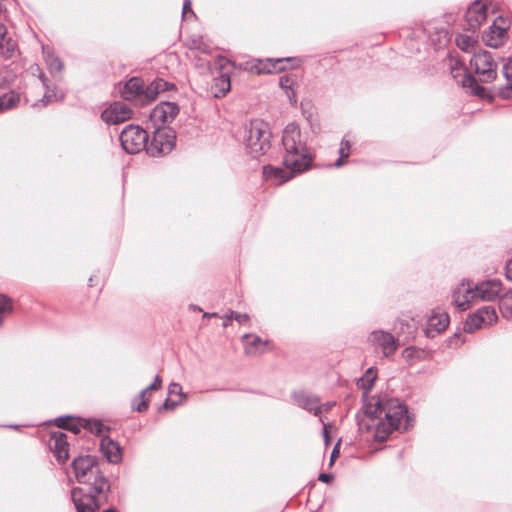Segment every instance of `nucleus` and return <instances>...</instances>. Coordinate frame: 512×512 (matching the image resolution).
<instances>
[{
  "mask_svg": "<svg viewBox=\"0 0 512 512\" xmlns=\"http://www.w3.org/2000/svg\"><path fill=\"white\" fill-rule=\"evenodd\" d=\"M363 414L370 422L364 423V419L357 415L360 427L367 430L374 429V438L377 441H385L394 430L407 431L410 424L407 406L398 399H377L363 406Z\"/></svg>",
  "mask_w": 512,
  "mask_h": 512,
  "instance_id": "f257e3e1",
  "label": "nucleus"
},
{
  "mask_svg": "<svg viewBox=\"0 0 512 512\" xmlns=\"http://www.w3.org/2000/svg\"><path fill=\"white\" fill-rule=\"evenodd\" d=\"M282 162L292 172L307 171L313 161L306 142L302 139L299 126L289 123L282 134Z\"/></svg>",
  "mask_w": 512,
  "mask_h": 512,
  "instance_id": "f03ea898",
  "label": "nucleus"
},
{
  "mask_svg": "<svg viewBox=\"0 0 512 512\" xmlns=\"http://www.w3.org/2000/svg\"><path fill=\"white\" fill-rule=\"evenodd\" d=\"M71 465L79 483H88L91 477H94V481L89 483L87 488H73L71 499L73 500V491L80 489L84 494L92 495L94 500L99 503L100 508L110 486L108 480L98 470H94L96 458L91 455H80L72 461Z\"/></svg>",
  "mask_w": 512,
  "mask_h": 512,
  "instance_id": "7ed1b4c3",
  "label": "nucleus"
},
{
  "mask_svg": "<svg viewBox=\"0 0 512 512\" xmlns=\"http://www.w3.org/2000/svg\"><path fill=\"white\" fill-rule=\"evenodd\" d=\"M497 66L490 52L480 50L474 53L470 60V68L478 76V79L470 73H465L461 80L463 88L469 89L472 95L485 98L486 89L479 82L490 83L494 81L497 77Z\"/></svg>",
  "mask_w": 512,
  "mask_h": 512,
  "instance_id": "20e7f679",
  "label": "nucleus"
},
{
  "mask_svg": "<svg viewBox=\"0 0 512 512\" xmlns=\"http://www.w3.org/2000/svg\"><path fill=\"white\" fill-rule=\"evenodd\" d=\"M272 132L267 122L250 120L242 130L241 139L247 152L254 158L262 156L271 148Z\"/></svg>",
  "mask_w": 512,
  "mask_h": 512,
  "instance_id": "39448f33",
  "label": "nucleus"
},
{
  "mask_svg": "<svg viewBox=\"0 0 512 512\" xmlns=\"http://www.w3.org/2000/svg\"><path fill=\"white\" fill-rule=\"evenodd\" d=\"M148 133L140 126L129 124L120 134L122 148L129 154L146 150Z\"/></svg>",
  "mask_w": 512,
  "mask_h": 512,
  "instance_id": "423d86ee",
  "label": "nucleus"
},
{
  "mask_svg": "<svg viewBox=\"0 0 512 512\" xmlns=\"http://www.w3.org/2000/svg\"><path fill=\"white\" fill-rule=\"evenodd\" d=\"M176 135L170 128H157L150 142L147 141L146 152L152 157H159L172 151Z\"/></svg>",
  "mask_w": 512,
  "mask_h": 512,
  "instance_id": "0eeeda50",
  "label": "nucleus"
},
{
  "mask_svg": "<svg viewBox=\"0 0 512 512\" xmlns=\"http://www.w3.org/2000/svg\"><path fill=\"white\" fill-rule=\"evenodd\" d=\"M285 61H291V58H277L271 59L267 58L263 59H253L251 61H247L244 64H241V67L250 73L253 74H272L278 73L285 69L283 63Z\"/></svg>",
  "mask_w": 512,
  "mask_h": 512,
  "instance_id": "6e6552de",
  "label": "nucleus"
},
{
  "mask_svg": "<svg viewBox=\"0 0 512 512\" xmlns=\"http://www.w3.org/2000/svg\"><path fill=\"white\" fill-rule=\"evenodd\" d=\"M133 116L132 109L124 102L117 101L109 105L102 113L101 119L107 124H119Z\"/></svg>",
  "mask_w": 512,
  "mask_h": 512,
  "instance_id": "1a4fd4ad",
  "label": "nucleus"
},
{
  "mask_svg": "<svg viewBox=\"0 0 512 512\" xmlns=\"http://www.w3.org/2000/svg\"><path fill=\"white\" fill-rule=\"evenodd\" d=\"M369 339L374 346L381 349L385 357L393 355L399 346L398 339L383 330L373 331Z\"/></svg>",
  "mask_w": 512,
  "mask_h": 512,
  "instance_id": "9d476101",
  "label": "nucleus"
},
{
  "mask_svg": "<svg viewBox=\"0 0 512 512\" xmlns=\"http://www.w3.org/2000/svg\"><path fill=\"white\" fill-rule=\"evenodd\" d=\"M170 90H176L174 83L168 82L162 78H156L149 85H143V93L141 95L140 104H150L157 98L159 93Z\"/></svg>",
  "mask_w": 512,
  "mask_h": 512,
  "instance_id": "9b49d317",
  "label": "nucleus"
},
{
  "mask_svg": "<svg viewBox=\"0 0 512 512\" xmlns=\"http://www.w3.org/2000/svg\"><path fill=\"white\" fill-rule=\"evenodd\" d=\"M179 114V106L175 102H161L156 105L150 118L155 124H165L172 122Z\"/></svg>",
  "mask_w": 512,
  "mask_h": 512,
  "instance_id": "f8f14e48",
  "label": "nucleus"
},
{
  "mask_svg": "<svg viewBox=\"0 0 512 512\" xmlns=\"http://www.w3.org/2000/svg\"><path fill=\"white\" fill-rule=\"evenodd\" d=\"M49 447L60 464H64L69 458V444L67 435L57 431L51 434Z\"/></svg>",
  "mask_w": 512,
  "mask_h": 512,
  "instance_id": "ddd939ff",
  "label": "nucleus"
},
{
  "mask_svg": "<svg viewBox=\"0 0 512 512\" xmlns=\"http://www.w3.org/2000/svg\"><path fill=\"white\" fill-rule=\"evenodd\" d=\"M487 7L479 1L474 2L469 6L465 13V20L467 23V29L475 31L478 29L483 22L486 21Z\"/></svg>",
  "mask_w": 512,
  "mask_h": 512,
  "instance_id": "4468645a",
  "label": "nucleus"
},
{
  "mask_svg": "<svg viewBox=\"0 0 512 512\" xmlns=\"http://www.w3.org/2000/svg\"><path fill=\"white\" fill-rule=\"evenodd\" d=\"M473 289L474 293L476 294V298L485 301H493L500 296L502 291V283L497 279L487 280L473 285Z\"/></svg>",
  "mask_w": 512,
  "mask_h": 512,
  "instance_id": "2eb2a0df",
  "label": "nucleus"
},
{
  "mask_svg": "<svg viewBox=\"0 0 512 512\" xmlns=\"http://www.w3.org/2000/svg\"><path fill=\"white\" fill-rule=\"evenodd\" d=\"M453 303L461 310L465 311L470 307V302L476 299L473 283L467 281L462 282L453 292Z\"/></svg>",
  "mask_w": 512,
  "mask_h": 512,
  "instance_id": "dca6fc26",
  "label": "nucleus"
},
{
  "mask_svg": "<svg viewBox=\"0 0 512 512\" xmlns=\"http://www.w3.org/2000/svg\"><path fill=\"white\" fill-rule=\"evenodd\" d=\"M94 500L92 495L84 494L80 489L73 491V504L76 512H97L99 503ZM104 512H117L115 509H107Z\"/></svg>",
  "mask_w": 512,
  "mask_h": 512,
  "instance_id": "f3484780",
  "label": "nucleus"
},
{
  "mask_svg": "<svg viewBox=\"0 0 512 512\" xmlns=\"http://www.w3.org/2000/svg\"><path fill=\"white\" fill-rule=\"evenodd\" d=\"M291 396L298 407L313 412L315 416L322 413L319 397L304 391H295Z\"/></svg>",
  "mask_w": 512,
  "mask_h": 512,
  "instance_id": "a211bd4d",
  "label": "nucleus"
},
{
  "mask_svg": "<svg viewBox=\"0 0 512 512\" xmlns=\"http://www.w3.org/2000/svg\"><path fill=\"white\" fill-rule=\"evenodd\" d=\"M450 322V317L446 312H433L427 322L426 335L428 337H434L435 334H439L444 331Z\"/></svg>",
  "mask_w": 512,
  "mask_h": 512,
  "instance_id": "6ab92c4d",
  "label": "nucleus"
},
{
  "mask_svg": "<svg viewBox=\"0 0 512 512\" xmlns=\"http://www.w3.org/2000/svg\"><path fill=\"white\" fill-rule=\"evenodd\" d=\"M144 81L140 77H131L121 89L123 99L128 101H139L143 93Z\"/></svg>",
  "mask_w": 512,
  "mask_h": 512,
  "instance_id": "aec40b11",
  "label": "nucleus"
},
{
  "mask_svg": "<svg viewBox=\"0 0 512 512\" xmlns=\"http://www.w3.org/2000/svg\"><path fill=\"white\" fill-rule=\"evenodd\" d=\"M100 449L110 463L117 464L122 458V449L118 442L105 436L100 441Z\"/></svg>",
  "mask_w": 512,
  "mask_h": 512,
  "instance_id": "412c9836",
  "label": "nucleus"
},
{
  "mask_svg": "<svg viewBox=\"0 0 512 512\" xmlns=\"http://www.w3.org/2000/svg\"><path fill=\"white\" fill-rule=\"evenodd\" d=\"M298 172H292L290 169H283L281 167H274L266 165L263 167V175L267 180L274 181L275 184L280 185L293 178Z\"/></svg>",
  "mask_w": 512,
  "mask_h": 512,
  "instance_id": "4be33fe9",
  "label": "nucleus"
},
{
  "mask_svg": "<svg viewBox=\"0 0 512 512\" xmlns=\"http://www.w3.org/2000/svg\"><path fill=\"white\" fill-rule=\"evenodd\" d=\"M231 90V81L228 73L222 72L219 76L214 77L211 85V93L214 98H223Z\"/></svg>",
  "mask_w": 512,
  "mask_h": 512,
  "instance_id": "5701e85b",
  "label": "nucleus"
},
{
  "mask_svg": "<svg viewBox=\"0 0 512 512\" xmlns=\"http://www.w3.org/2000/svg\"><path fill=\"white\" fill-rule=\"evenodd\" d=\"M506 34V28L496 26L494 22L489 30L483 35V41L487 46L492 48H498L503 43V38Z\"/></svg>",
  "mask_w": 512,
  "mask_h": 512,
  "instance_id": "b1692460",
  "label": "nucleus"
},
{
  "mask_svg": "<svg viewBox=\"0 0 512 512\" xmlns=\"http://www.w3.org/2000/svg\"><path fill=\"white\" fill-rule=\"evenodd\" d=\"M17 43L7 37L6 26L0 23V56L5 59L11 58L16 50Z\"/></svg>",
  "mask_w": 512,
  "mask_h": 512,
  "instance_id": "393cba45",
  "label": "nucleus"
},
{
  "mask_svg": "<svg viewBox=\"0 0 512 512\" xmlns=\"http://www.w3.org/2000/svg\"><path fill=\"white\" fill-rule=\"evenodd\" d=\"M502 74L506 84L499 87L498 94L503 99L512 98V58H509L502 67Z\"/></svg>",
  "mask_w": 512,
  "mask_h": 512,
  "instance_id": "a878e982",
  "label": "nucleus"
},
{
  "mask_svg": "<svg viewBox=\"0 0 512 512\" xmlns=\"http://www.w3.org/2000/svg\"><path fill=\"white\" fill-rule=\"evenodd\" d=\"M243 339H252L250 342H246V351L249 354H262L266 351V347L270 345L268 340H262L259 336L253 334H245Z\"/></svg>",
  "mask_w": 512,
  "mask_h": 512,
  "instance_id": "bb28decb",
  "label": "nucleus"
},
{
  "mask_svg": "<svg viewBox=\"0 0 512 512\" xmlns=\"http://www.w3.org/2000/svg\"><path fill=\"white\" fill-rule=\"evenodd\" d=\"M403 357L406 359L407 362L410 364H413L418 361H422L427 358L428 353L421 349L414 346H410L404 349L402 353Z\"/></svg>",
  "mask_w": 512,
  "mask_h": 512,
  "instance_id": "cd10ccee",
  "label": "nucleus"
},
{
  "mask_svg": "<svg viewBox=\"0 0 512 512\" xmlns=\"http://www.w3.org/2000/svg\"><path fill=\"white\" fill-rule=\"evenodd\" d=\"M499 310L504 318H512V290L500 297Z\"/></svg>",
  "mask_w": 512,
  "mask_h": 512,
  "instance_id": "c85d7f7f",
  "label": "nucleus"
},
{
  "mask_svg": "<svg viewBox=\"0 0 512 512\" xmlns=\"http://www.w3.org/2000/svg\"><path fill=\"white\" fill-rule=\"evenodd\" d=\"M376 378V370L373 367H370L366 370L365 374L359 379L358 385L363 390H365V392H368L373 388Z\"/></svg>",
  "mask_w": 512,
  "mask_h": 512,
  "instance_id": "c756f323",
  "label": "nucleus"
},
{
  "mask_svg": "<svg viewBox=\"0 0 512 512\" xmlns=\"http://www.w3.org/2000/svg\"><path fill=\"white\" fill-rule=\"evenodd\" d=\"M19 101H20L19 94L15 93L13 91H10V92L0 96V113L5 110L15 107Z\"/></svg>",
  "mask_w": 512,
  "mask_h": 512,
  "instance_id": "7c9ffc66",
  "label": "nucleus"
},
{
  "mask_svg": "<svg viewBox=\"0 0 512 512\" xmlns=\"http://www.w3.org/2000/svg\"><path fill=\"white\" fill-rule=\"evenodd\" d=\"M484 326H486V324H484L483 317L479 316L477 312H475L474 314L469 315V317L467 318L464 324V331L468 333H473L477 329L482 328Z\"/></svg>",
  "mask_w": 512,
  "mask_h": 512,
  "instance_id": "2f4dec72",
  "label": "nucleus"
},
{
  "mask_svg": "<svg viewBox=\"0 0 512 512\" xmlns=\"http://www.w3.org/2000/svg\"><path fill=\"white\" fill-rule=\"evenodd\" d=\"M476 312L479 316L483 317L484 324H486V326L492 325L498 319L496 310L491 305H485L479 308Z\"/></svg>",
  "mask_w": 512,
  "mask_h": 512,
  "instance_id": "473e14b6",
  "label": "nucleus"
},
{
  "mask_svg": "<svg viewBox=\"0 0 512 512\" xmlns=\"http://www.w3.org/2000/svg\"><path fill=\"white\" fill-rule=\"evenodd\" d=\"M188 47L191 50H197L204 54H209L211 52V47L209 44L205 43L202 37H191L188 39Z\"/></svg>",
  "mask_w": 512,
  "mask_h": 512,
  "instance_id": "72a5a7b5",
  "label": "nucleus"
},
{
  "mask_svg": "<svg viewBox=\"0 0 512 512\" xmlns=\"http://www.w3.org/2000/svg\"><path fill=\"white\" fill-rule=\"evenodd\" d=\"M475 43L476 41L469 35L460 34L456 37V45L465 52L470 51Z\"/></svg>",
  "mask_w": 512,
  "mask_h": 512,
  "instance_id": "f704fd0d",
  "label": "nucleus"
},
{
  "mask_svg": "<svg viewBox=\"0 0 512 512\" xmlns=\"http://www.w3.org/2000/svg\"><path fill=\"white\" fill-rule=\"evenodd\" d=\"M294 84V80L292 77L288 76V75H284L280 78V81H279V85L280 87L285 90L287 96L289 97V99L294 102H296V99H295V93L294 91L292 90V86Z\"/></svg>",
  "mask_w": 512,
  "mask_h": 512,
  "instance_id": "c9c22d12",
  "label": "nucleus"
},
{
  "mask_svg": "<svg viewBox=\"0 0 512 512\" xmlns=\"http://www.w3.org/2000/svg\"><path fill=\"white\" fill-rule=\"evenodd\" d=\"M149 407V398L142 393H139L138 396H136L132 400V409L137 412H145L148 410Z\"/></svg>",
  "mask_w": 512,
  "mask_h": 512,
  "instance_id": "e433bc0d",
  "label": "nucleus"
},
{
  "mask_svg": "<svg viewBox=\"0 0 512 512\" xmlns=\"http://www.w3.org/2000/svg\"><path fill=\"white\" fill-rule=\"evenodd\" d=\"M350 143L348 140H342L339 149V159L333 164L334 167H341L344 163V160L347 159L350 155Z\"/></svg>",
  "mask_w": 512,
  "mask_h": 512,
  "instance_id": "4c0bfd02",
  "label": "nucleus"
},
{
  "mask_svg": "<svg viewBox=\"0 0 512 512\" xmlns=\"http://www.w3.org/2000/svg\"><path fill=\"white\" fill-rule=\"evenodd\" d=\"M83 427L95 435H101L105 429V426L99 420H85Z\"/></svg>",
  "mask_w": 512,
  "mask_h": 512,
  "instance_id": "58836bf2",
  "label": "nucleus"
},
{
  "mask_svg": "<svg viewBox=\"0 0 512 512\" xmlns=\"http://www.w3.org/2000/svg\"><path fill=\"white\" fill-rule=\"evenodd\" d=\"M46 89L47 90H46L45 94L43 95L42 99L40 100V102L42 103L43 106H46L47 104L52 103L54 101L63 99V94L58 96L57 93L54 90L49 89L48 86L46 87Z\"/></svg>",
  "mask_w": 512,
  "mask_h": 512,
  "instance_id": "ea45409f",
  "label": "nucleus"
},
{
  "mask_svg": "<svg viewBox=\"0 0 512 512\" xmlns=\"http://www.w3.org/2000/svg\"><path fill=\"white\" fill-rule=\"evenodd\" d=\"M46 63L51 72H60L63 69L62 61L53 55H48Z\"/></svg>",
  "mask_w": 512,
  "mask_h": 512,
  "instance_id": "a19ab883",
  "label": "nucleus"
},
{
  "mask_svg": "<svg viewBox=\"0 0 512 512\" xmlns=\"http://www.w3.org/2000/svg\"><path fill=\"white\" fill-rule=\"evenodd\" d=\"M169 395H178L180 400L185 399V394L182 392V386L179 383H171L168 387Z\"/></svg>",
  "mask_w": 512,
  "mask_h": 512,
  "instance_id": "79ce46f5",
  "label": "nucleus"
},
{
  "mask_svg": "<svg viewBox=\"0 0 512 512\" xmlns=\"http://www.w3.org/2000/svg\"><path fill=\"white\" fill-rule=\"evenodd\" d=\"M72 421H73V418L70 416L59 417L55 420L57 426L59 428H63V429L70 428V422H72Z\"/></svg>",
  "mask_w": 512,
  "mask_h": 512,
  "instance_id": "37998d69",
  "label": "nucleus"
},
{
  "mask_svg": "<svg viewBox=\"0 0 512 512\" xmlns=\"http://www.w3.org/2000/svg\"><path fill=\"white\" fill-rule=\"evenodd\" d=\"M195 66L200 69L201 73H206L210 70V63L209 61L205 60V59H201L199 58L196 63H195Z\"/></svg>",
  "mask_w": 512,
  "mask_h": 512,
  "instance_id": "c03bdc74",
  "label": "nucleus"
},
{
  "mask_svg": "<svg viewBox=\"0 0 512 512\" xmlns=\"http://www.w3.org/2000/svg\"><path fill=\"white\" fill-rule=\"evenodd\" d=\"M233 320H236L240 324H245L249 321V316L245 313H238L232 311Z\"/></svg>",
  "mask_w": 512,
  "mask_h": 512,
  "instance_id": "a18cd8bd",
  "label": "nucleus"
},
{
  "mask_svg": "<svg viewBox=\"0 0 512 512\" xmlns=\"http://www.w3.org/2000/svg\"><path fill=\"white\" fill-rule=\"evenodd\" d=\"M183 400H171L170 398H167L164 403H163V408L164 409H174L176 408L180 403H182Z\"/></svg>",
  "mask_w": 512,
  "mask_h": 512,
  "instance_id": "49530a36",
  "label": "nucleus"
},
{
  "mask_svg": "<svg viewBox=\"0 0 512 512\" xmlns=\"http://www.w3.org/2000/svg\"><path fill=\"white\" fill-rule=\"evenodd\" d=\"M340 444L341 440H338L336 445L334 446L331 456H330V464H333L334 460L339 456L340 454Z\"/></svg>",
  "mask_w": 512,
  "mask_h": 512,
  "instance_id": "de8ad7c7",
  "label": "nucleus"
},
{
  "mask_svg": "<svg viewBox=\"0 0 512 512\" xmlns=\"http://www.w3.org/2000/svg\"><path fill=\"white\" fill-rule=\"evenodd\" d=\"M330 424L323 425V439L326 446L330 444V435H329Z\"/></svg>",
  "mask_w": 512,
  "mask_h": 512,
  "instance_id": "09e8293b",
  "label": "nucleus"
},
{
  "mask_svg": "<svg viewBox=\"0 0 512 512\" xmlns=\"http://www.w3.org/2000/svg\"><path fill=\"white\" fill-rule=\"evenodd\" d=\"M188 12H190L191 14L194 15V12L191 9V1L190 0H184L182 15L185 16Z\"/></svg>",
  "mask_w": 512,
  "mask_h": 512,
  "instance_id": "8fccbe9b",
  "label": "nucleus"
},
{
  "mask_svg": "<svg viewBox=\"0 0 512 512\" xmlns=\"http://www.w3.org/2000/svg\"><path fill=\"white\" fill-rule=\"evenodd\" d=\"M318 480L323 483H330L333 480V475L327 474V473H321L318 477Z\"/></svg>",
  "mask_w": 512,
  "mask_h": 512,
  "instance_id": "3c124183",
  "label": "nucleus"
},
{
  "mask_svg": "<svg viewBox=\"0 0 512 512\" xmlns=\"http://www.w3.org/2000/svg\"><path fill=\"white\" fill-rule=\"evenodd\" d=\"M222 318H223V327L224 328L228 327L233 320L232 311H230L228 314H225Z\"/></svg>",
  "mask_w": 512,
  "mask_h": 512,
  "instance_id": "603ef678",
  "label": "nucleus"
},
{
  "mask_svg": "<svg viewBox=\"0 0 512 512\" xmlns=\"http://www.w3.org/2000/svg\"><path fill=\"white\" fill-rule=\"evenodd\" d=\"M505 271L507 279L512 281V259L507 261Z\"/></svg>",
  "mask_w": 512,
  "mask_h": 512,
  "instance_id": "864d4df0",
  "label": "nucleus"
},
{
  "mask_svg": "<svg viewBox=\"0 0 512 512\" xmlns=\"http://www.w3.org/2000/svg\"><path fill=\"white\" fill-rule=\"evenodd\" d=\"M81 426L83 425L70 422V428H68L67 430L72 431L76 435L80 432Z\"/></svg>",
  "mask_w": 512,
  "mask_h": 512,
  "instance_id": "5fc2aeb1",
  "label": "nucleus"
},
{
  "mask_svg": "<svg viewBox=\"0 0 512 512\" xmlns=\"http://www.w3.org/2000/svg\"><path fill=\"white\" fill-rule=\"evenodd\" d=\"M160 389L159 387H157V385L155 384H150L148 387H146L145 389H143L140 393H142L143 395L147 396V394L152 391V390H158Z\"/></svg>",
  "mask_w": 512,
  "mask_h": 512,
  "instance_id": "6e6d98bb",
  "label": "nucleus"
},
{
  "mask_svg": "<svg viewBox=\"0 0 512 512\" xmlns=\"http://www.w3.org/2000/svg\"><path fill=\"white\" fill-rule=\"evenodd\" d=\"M152 384L157 385V387L161 388L162 379L159 375H156L154 382Z\"/></svg>",
  "mask_w": 512,
  "mask_h": 512,
  "instance_id": "4d7b16f0",
  "label": "nucleus"
},
{
  "mask_svg": "<svg viewBox=\"0 0 512 512\" xmlns=\"http://www.w3.org/2000/svg\"><path fill=\"white\" fill-rule=\"evenodd\" d=\"M39 78H40V80H41V82H42L43 86H44V87H47V82H48L47 77H46L43 73H41V74H40V76H39Z\"/></svg>",
  "mask_w": 512,
  "mask_h": 512,
  "instance_id": "13d9d810",
  "label": "nucleus"
},
{
  "mask_svg": "<svg viewBox=\"0 0 512 512\" xmlns=\"http://www.w3.org/2000/svg\"><path fill=\"white\" fill-rule=\"evenodd\" d=\"M203 317H218V313L214 312V313H205L203 315Z\"/></svg>",
  "mask_w": 512,
  "mask_h": 512,
  "instance_id": "bf43d9fd",
  "label": "nucleus"
},
{
  "mask_svg": "<svg viewBox=\"0 0 512 512\" xmlns=\"http://www.w3.org/2000/svg\"><path fill=\"white\" fill-rule=\"evenodd\" d=\"M92 283H94V280L92 277L89 278V285L92 286Z\"/></svg>",
  "mask_w": 512,
  "mask_h": 512,
  "instance_id": "052dcab7",
  "label": "nucleus"
},
{
  "mask_svg": "<svg viewBox=\"0 0 512 512\" xmlns=\"http://www.w3.org/2000/svg\"><path fill=\"white\" fill-rule=\"evenodd\" d=\"M92 283H94V280L92 277L89 278V285L92 286Z\"/></svg>",
  "mask_w": 512,
  "mask_h": 512,
  "instance_id": "680f3d73",
  "label": "nucleus"
}]
</instances>
